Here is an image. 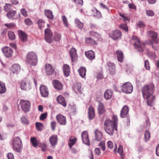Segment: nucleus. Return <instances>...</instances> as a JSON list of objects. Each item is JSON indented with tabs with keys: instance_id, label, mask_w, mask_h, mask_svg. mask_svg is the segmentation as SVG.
I'll return each instance as SVG.
<instances>
[{
	"instance_id": "obj_14",
	"label": "nucleus",
	"mask_w": 159,
	"mask_h": 159,
	"mask_svg": "<svg viewBox=\"0 0 159 159\" xmlns=\"http://www.w3.org/2000/svg\"><path fill=\"white\" fill-rule=\"evenodd\" d=\"M129 109L126 105L124 106L122 108L120 113V116L122 118H124L127 116L128 114Z\"/></svg>"
},
{
	"instance_id": "obj_19",
	"label": "nucleus",
	"mask_w": 159,
	"mask_h": 159,
	"mask_svg": "<svg viewBox=\"0 0 159 159\" xmlns=\"http://www.w3.org/2000/svg\"><path fill=\"white\" fill-rule=\"evenodd\" d=\"M72 89L73 91H75L76 93H80L82 94L83 93L81 85L80 83H77L74 86L72 87Z\"/></svg>"
},
{
	"instance_id": "obj_58",
	"label": "nucleus",
	"mask_w": 159,
	"mask_h": 159,
	"mask_svg": "<svg viewBox=\"0 0 159 159\" xmlns=\"http://www.w3.org/2000/svg\"><path fill=\"white\" fill-rule=\"evenodd\" d=\"M21 120L22 122L25 124H28L29 123V121L26 117L25 116H22L21 118Z\"/></svg>"
},
{
	"instance_id": "obj_24",
	"label": "nucleus",
	"mask_w": 159,
	"mask_h": 159,
	"mask_svg": "<svg viewBox=\"0 0 159 159\" xmlns=\"http://www.w3.org/2000/svg\"><path fill=\"white\" fill-rule=\"evenodd\" d=\"M57 136L56 135H52L49 138V141L52 146H54L57 144Z\"/></svg>"
},
{
	"instance_id": "obj_21",
	"label": "nucleus",
	"mask_w": 159,
	"mask_h": 159,
	"mask_svg": "<svg viewBox=\"0 0 159 159\" xmlns=\"http://www.w3.org/2000/svg\"><path fill=\"white\" fill-rule=\"evenodd\" d=\"M107 66L108 67L110 73L111 74H114L115 73V65L114 63L108 62L107 64Z\"/></svg>"
},
{
	"instance_id": "obj_38",
	"label": "nucleus",
	"mask_w": 159,
	"mask_h": 159,
	"mask_svg": "<svg viewBox=\"0 0 159 159\" xmlns=\"http://www.w3.org/2000/svg\"><path fill=\"white\" fill-rule=\"evenodd\" d=\"M6 92L5 84L0 82V94H2Z\"/></svg>"
},
{
	"instance_id": "obj_41",
	"label": "nucleus",
	"mask_w": 159,
	"mask_h": 159,
	"mask_svg": "<svg viewBox=\"0 0 159 159\" xmlns=\"http://www.w3.org/2000/svg\"><path fill=\"white\" fill-rule=\"evenodd\" d=\"M37 23L39 28L41 30L44 27L45 22L43 19H39Z\"/></svg>"
},
{
	"instance_id": "obj_12",
	"label": "nucleus",
	"mask_w": 159,
	"mask_h": 159,
	"mask_svg": "<svg viewBox=\"0 0 159 159\" xmlns=\"http://www.w3.org/2000/svg\"><path fill=\"white\" fill-rule=\"evenodd\" d=\"M81 137L83 143L88 146H89L90 143L88 137V132L86 131H83L81 134Z\"/></svg>"
},
{
	"instance_id": "obj_18",
	"label": "nucleus",
	"mask_w": 159,
	"mask_h": 159,
	"mask_svg": "<svg viewBox=\"0 0 159 159\" xmlns=\"http://www.w3.org/2000/svg\"><path fill=\"white\" fill-rule=\"evenodd\" d=\"M45 70L47 75H51L55 74L54 70L53 69L52 66L49 64H46Z\"/></svg>"
},
{
	"instance_id": "obj_13",
	"label": "nucleus",
	"mask_w": 159,
	"mask_h": 159,
	"mask_svg": "<svg viewBox=\"0 0 159 159\" xmlns=\"http://www.w3.org/2000/svg\"><path fill=\"white\" fill-rule=\"evenodd\" d=\"M40 90L42 96L47 97L49 94V92L48 88L45 86L41 85L40 87Z\"/></svg>"
},
{
	"instance_id": "obj_57",
	"label": "nucleus",
	"mask_w": 159,
	"mask_h": 159,
	"mask_svg": "<svg viewBox=\"0 0 159 159\" xmlns=\"http://www.w3.org/2000/svg\"><path fill=\"white\" fill-rule=\"evenodd\" d=\"M119 28L127 32L128 31V28L125 24H121L119 26Z\"/></svg>"
},
{
	"instance_id": "obj_26",
	"label": "nucleus",
	"mask_w": 159,
	"mask_h": 159,
	"mask_svg": "<svg viewBox=\"0 0 159 159\" xmlns=\"http://www.w3.org/2000/svg\"><path fill=\"white\" fill-rule=\"evenodd\" d=\"M158 42L157 40H155L154 41H152L151 40H150V44L155 50L157 51L159 49V46L157 44Z\"/></svg>"
},
{
	"instance_id": "obj_44",
	"label": "nucleus",
	"mask_w": 159,
	"mask_h": 159,
	"mask_svg": "<svg viewBox=\"0 0 159 159\" xmlns=\"http://www.w3.org/2000/svg\"><path fill=\"white\" fill-rule=\"evenodd\" d=\"M8 35L9 39L11 40H14L15 39V35L14 33L11 31H8Z\"/></svg>"
},
{
	"instance_id": "obj_55",
	"label": "nucleus",
	"mask_w": 159,
	"mask_h": 159,
	"mask_svg": "<svg viewBox=\"0 0 159 159\" xmlns=\"http://www.w3.org/2000/svg\"><path fill=\"white\" fill-rule=\"evenodd\" d=\"M101 148L102 150L104 151L105 150V143L104 142L101 141L98 145Z\"/></svg>"
},
{
	"instance_id": "obj_50",
	"label": "nucleus",
	"mask_w": 159,
	"mask_h": 159,
	"mask_svg": "<svg viewBox=\"0 0 159 159\" xmlns=\"http://www.w3.org/2000/svg\"><path fill=\"white\" fill-rule=\"evenodd\" d=\"M4 25L9 29H11L15 26V24L13 23H6L4 24Z\"/></svg>"
},
{
	"instance_id": "obj_64",
	"label": "nucleus",
	"mask_w": 159,
	"mask_h": 159,
	"mask_svg": "<svg viewBox=\"0 0 159 159\" xmlns=\"http://www.w3.org/2000/svg\"><path fill=\"white\" fill-rule=\"evenodd\" d=\"M20 12L22 14L25 16H27V11L24 8L20 10Z\"/></svg>"
},
{
	"instance_id": "obj_2",
	"label": "nucleus",
	"mask_w": 159,
	"mask_h": 159,
	"mask_svg": "<svg viewBox=\"0 0 159 159\" xmlns=\"http://www.w3.org/2000/svg\"><path fill=\"white\" fill-rule=\"evenodd\" d=\"M112 123L111 120H107L104 123L105 130L110 136L112 135L114 132L117 131V126Z\"/></svg>"
},
{
	"instance_id": "obj_8",
	"label": "nucleus",
	"mask_w": 159,
	"mask_h": 159,
	"mask_svg": "<svg viewBox=\"0 0 159 159\" xmlns=\"http://www.w3.org/2000/svg\"><path fill=\"white\" fill-rule=\"evenodd\" d=\"M20 104L22 110L24 112H27L29 111L30 104L29 101L25 100H21Z\"/></svg>"
},
{
	"instance_id": "obj_62",
	"label": "nucleus",
	"mask_w": 159,
	"mask_h": 159,
	"mask_svg": "<svg viewBox=\"0 0 159 159\" xmlns=\"http://www.w3.org/2000/svg\"><path fill=\"white\" fill-rule=\"evenodd\" d=\"M25 22L26 25L28 26L30 25L32 23V21L30 19L28 18L25 19Z\"/></svg>"
},
{
	"instance_id": "obj_42",
	"label": "nucleus",
	"mask_w": 159,
	"mask_h": 159,
	"mask_svg": "<svg viewBox=\"0 0 159 159\" xmlns=\"http://www.w3.org/2000/svg\"><path fill=\"white\" fill-rule=\"evenodd\" d=\"M94 14L93 16L97 17L98 18H101L102 17V15L100 11H98L96 8H95L93 10Z\"/></svg>"
},
{
	"instance_id": "obj_46",
	"label": "nucleus",
	"mask_w": 159,
	"mask_h": 159,
	"mask_svg": "<svg viewBox=\"0 0 159 159\" xmlns=\"http://www.w3.org/2000/svg\"><path fill=\"white\" fill-rule=\"evenodd\" d=\"M75 23L79 28L81 29L83 27V24L81 22L79 19H76L75 20Z\"/></svg>"
},
{
	"instance_id": "obj_27",
	"label": "nucleus",
	"mask_w": 159,
	"mask_h": 159,
	"mask_svg": "<svg viewBox=\"0 0 159 159\" xmlns=\"http://www.w3.org/2000/svg\"><path fill=\"white\" fill-rule=\"evenodd\" d=\"M95 116L94 111L92 107H90L88 109V117L90 120L93 119Z\"/></svg>"
},
{
	"instance_id": "obj_10",
	"label": "nucleus",
	"mask_w": 159,
	"mask_h": 159,
	"mask_svg": "<svg viewBox=\"0 0 159 159\" xmlns=\"http://www.w3.org/2000/svg\"><path fill=\"white\" fill-rule=\"evenodd\" d=\"M122 34L121 32L119 30H114L109 34L110 37L116 40L120 38Z\"/></svg>"
},
{
	"instance_id": "obj_33",
	"label": "nucleus",
	"mask_w": 159,
	"mask_h": 159,
	"mask_svg": "<svg viewBox=\"0 0 159 159\" xmlns=\"http://www.w3.org/2000/svg\"><path fill=\"white\" fill-rule=\"evenodd\" d=\"M95 140L98 141H100L102 138V133L98 129H96L95 131Z\"/></svg>"
},
{
	"instance_id": "obj_61",
	"label": "nucleus",
	"mask_w": 159,
	"mask_h": 159,
	"mask_svg": "<svg viewBox=\"0 0 159 159\" xmlns=\"http://www.w3.org/2000/svg\"><path fill=\"white\" fill-rule=\"evenodd\" d=\"M47 116V113L45 112L43 113L39 117L40 119L41 120H43L44 119H46Z\"/></svg>"
},
{
	"instance_id": "obj_45",
	"label": "nucleus",
	"mask_w": 159,
	"mask_h": 159,
	"mask_svg": "<svg viewBox=\"0 0 159 159\" xmlns=\"http://www.w3.org/2000/svg\"><path fill=\"white\" fill-rule=\"evenodd\" d=\"M87 43H89L91 44L94 45L96 43L95 41L93 39L91 38H87L85 39Z\"/></svg>"
},
{
	"instance_id": "obj_49",
	"label": "nucleus",
	"mask_w": 159,
	"mask_h": 159,
	"mask_svg": "<svg viewBox=\"0 0 159 159\" xmlns=\"http://www.w3.org/2000/svg\"><path fill=\"white\" fill-rule=\"evenodd\" d=\"M61 39V36L60 34L57 33H55L54 36V39L55 41L58 42Z\"/></svg>"
},
{
	"instance_id": "obj_53",
	"label": "nucleus",
	"mask_w": 159,
	"mask_h": 159,
	"mask_svg": "<svg viewBox=\"0 0 159 159\" xmlns=\"http://www.w3.org/2000/svg\"><path fill=\"white\" fill-rule=\"evenodd\" d=\"M62 20L65 26L66 27H68L67 19L65 16H62Z\"/></svg>"
},
{
	"instance_id": "obj_9",
	"label": "nucleus",
	"mask_w": 159,
	"mask_h": 159,
	"mask_svg": "<svg viewBox=\"0 0 159 159\" xmlns=\"http://www.w3.org/2000/svg\"><path fill=\"white\" fill-rule=\"evenodd\" d=\"M45 39L46 41L48 43H51L52 42V33L49 28H47L44 30Z\"/></svg>"
},
{
	"instance_id": "obj_37",
	"label": "nucleus",
	"mask_w": 159,
	"mask_h": 159,
	"mask_svg": "<svg viewBox=\"0 0 159 159\" xmlns=\"http://www.w3.org/2000/svg\"><path fill=\"white\" fill-rule=\"evenodd\" d=\"M69 109L70 111L73 113L74 114H75L77 112V109L75 105L73 104L72 105H70L69 106Z\"/></svg>"
},
{
	"instance_id": "obj_6",
	"label": "nucleus",
	"mask_w": 159,
	"mask_h": 159,
	"mask_svg": "<svg viewBox=\"0 0 159 159\" xmlns=\"http://www.w3.org/2000/svg\"><path fill=\"white\" fill-rule=\"evenodd\" d=\"M20 87L22 90H29L31 89L30 80L27 78L24 79L20 82Z\"/></svg>"
},
{
	"instance_id": "obj_1",
	"label": "nucleus",
	"mask_w": 159,
	"mask_h": 159,
	"mask_svg": "<svg viewBox=\"0 0 159 159\" xmlns=\"http://www.w3.org/2000/svg\"><path fill=\"white\" fill-rule=\"evenodd\" d=\"M154 86L152 84L145 85L142 88V93L143 98L147 99V104L149 106L152 105L154 97L152 95L154 91Z\"/></svg>"
},
{
	"instance_id": "obj_54",
	"label": "nucleus",
	"mask_w": 159,
	"mask_h": 159,
	"mask_svg": "<svg viewBox=\"0 0 159 159\" xmlns=\"http://www.w3.org/2000/svg\"><path fill=\"white\" fill-rule=\"evenodd\" d=\"M112 119L113 120V121L111 120L113 123L112 124L114 125L115 124L116 126H117L118 121L117 116L115 115H113L112 116Z\"/></svg>"
},
{
	"instance_id": "obj_28",
	"label": "nucleus",
	"mask_w": 159,
	"mask_h": 159,
	"mask_svg": "<svg viewBox=\"0 0 159 159\" xmlns=\"http://www.w3.org/2000/svg\"><path fill=\"white\" fill-rule=\"evenodd\" d=\"M148 36L153 39L152 40V41H154L155 40H157V33L152 30H150L148 31Z\"/></svg>"
},
{
	"instance_id": "obj_40",
	"label": "nucleus",
	"mask_w": 159,
	"mask_h": 159,
	"mask_svg": "<svg viewBox=\"0 0 159 159\" xmlns=\"http://www.w3.org/2000/svg\"><path fill=\"white\" fill-rule=\"evenodd\" d=\"M77 140V139L76 138H72V137H70V139L68 142V145L70 148H71L76 143Z\"/></svg>"
},
{
	"instance_id": "obj_31",
	"label": "nucleus",
	"mask_w": 159,
	"mask_h": 159,
	"mask_svg": "<svg viewBox=\"0 0 159 159\" xmlns=\"http://www.w3.org/2000/svg\"><path fill=\"white\" fill-rule=\"evenodd\" d=\"M63 70L65 75L68 76L70 74V68L69 66L67 64H65L63 66Z\"/></svg>"
},
{
	"instance_id": "obj_48",
	"label": "nucleus",
	"mask_w": 159,
	"mask_h": 159,
	"mask_svg": "<svg viewBox=\"0 0 159 159\" xmlns=\"http://www.w3.org/2000/svg\"><path fill=\"white\" fill-rule=\"evenodd\" d=\"M91 35L94 38H100V35L98 33L93 31H91L90 32Z\"/></svg>"
},
{
	"instance_id": "obj_35",
	"label": "nucleus",
	"mask_w": 159,
	"mask_h": 159,
	"mask_svg": "<svg viewBox=\"0 0 159 159\" xmlns=\"http://www.w3.org/2000/svg\"><path fill=\"white\" fill-rule=\"evenodd\" d=\"M78 72L80 75L83 78L86 75V69L84 67H81L79 70Z\"/></svg>"
},
{
	"instance_id": "obj_60",
	"label": "nucleus",
	"mask_w": 159,
	"mask_h": 159,
	"mask_svg": "<svg viewBox=\"0 0 159 159\" xmlns=\"http://www.w3.org/2000/svg\"><path fill=\"white\" fill-rule=\"evenodd\" d=\"M137 24L139 27L141 28H143L145 26L144 23L141 21H139L137 22Z\"/></svg>"
},
{
	"instance_id": "obj_11",
	"label": "nucleus",
	"mask_w": 159,
	"mask_h": 159,
	"mask_svg": "<svg viewBox=\"0 0 159 159\" xmlns=\"http://www.w3.org/2000/svg\"><path fill=\"white\" fill-rule=\"evenodd\" d=\"M2 50L4 55L7 57H10L12 56L13 51L11 48L5 47L2 49Z\"/></svg>"
},
{
	"instance_id": "obj_3",
	"label": "nucleus",
	"mask_w": 159,
	"mask_h": 159,
	"mask_svg": "<svg viewBox=\"0 0 159 159\" xmlns=\"http://www.w3.org/2000/svg\"><path fill=\"white\" fill-rule=\"evenodd\" d=\"M133 45L136 50L139 52H143L146 47L145 43L142 42L137 36H134L132 37Z\"/></svg>"
},
{
	"instance_id": "obj_5",
	"label": "nucleus",
	"mask_w": 159,
	"mask_h": 159,
	"mask_svg": "<svg viewBox=\"0 0 159 159\" xmlns=\"http://www.w3.org/2000/svg\"><path fill=\"white\" fill-rule=\"evenodd\" d=\"M12 144L14 150L19 152L21 151L23 146L21 139L20 138L18 137L14 138Z\"/></svg>"
},
{
	"instance_id": "obj_51",
	"label": "nucleus",
	"mask_w": 159,
	"mask_h": 159,
	"mask_svg": "<svg viewBox=\"0 0 159 159\" xmlns=\"http://www.w3.org/2000/svg\"><path fill=\"white\" fill-rule=\"evenodd\" d=\"M146 51L148 56L150 57H153L155 56V54L154 52H150L148 49H146Z\"/></svg>"
},
{
	"instance_id": "obj_4",
	"label": "nucleus",
	"mask_w": 159,
	"mask_h": 159,
	"mask_svg": "<svg viewBox=\"0 0 159 159\" xmlns=\"http://www.w3.org/2000/svg\"><path fill=\"white\" fill-rule=\"evenodd\" d=\"M27 63L31 66H35L38 62V58L36 54L33 52L29 53L26 56Z\"/></svg>"
},
{
	"instance_id": "obj_17",
	"label": "nucleus",
	"mask_w": 159,
	"mask_h": 159,
	"mask_svg": "<svg viewBox=\"0 0 159 159\" xmlns=\"http://www.w3.org/2000/svg\"><path fill=\"white\" fill-rule=\"evenodd\" d=\"M98 111L99 114L103 115L106 112V109L103 104L99 102L98 106Z\"/></svg>"
},
{
	"instance_id": "obj_34",
	"label": "nucleus",
	"mask_w": 159,
	"mask_h": 159,
	"mask_svg": "<svg viewBox=\"0 0 159 159\" xmlns=\"http://www.w3.org/2000/svg\"><path fill=\"white\" fill-rule=\"evenodd\" d=\"M16 13V11H9L7 14V16L9 19H15Z\"/></svg>"
},
{
	"instance_id": "obj_63",
	"label": "nucleus",
	"mask_w": 159,
	"mask_h": 159,
	"mask_svg": "<svg viewBox=\"0 0 159 159\" xmlns=\"http://www.w3.org/2000/svg\"><path fill=\"white\" fill-rule=\"evenodd\" d=\"M146 13L148 16H153L154 15V12L152 10H147L146 11Z\"/></svg>"
},
{
	"instance_id": "obj_15",
	"label": "nucleus",
	"mask_w": 159,
	"mask_h": 159,
	"mask_svg": "<svg viewBox=\"0 0 159 159\" xmlns=\"http://www.w3.org/2000/svg\"><path fill=\"white\" fill-rule=\"evenodd\" d=\"M70 54L71 57L72 62L76 61L77 58L76 50L74 48H71L70 51Z\"/></svg>"
},
{
	"instance_id": "obj_56",
	"label": "nucleus",
	"mask_w": 159,
	"mask_h": 159,
	"mask_svg": "<svg viewBox=\"0 0 159 159\" xmlns=\"http://www.w3.org/2000/svg\"><path fill=\"white\" fill-rule=\"evenodd\" d=\"M144 67L147 70H149L150 69L149 63L148 60H146L144 61Z\"/></svg>"
},
{
	"instance_id": "obj_23",
	"label": "nucleus",
	"mask_w": 159,
	"mask_h": 159,
	"mask_svg": "<svg viewBox=\"0 0 159 159\" xmlns=\"http://www.w3.org/2000/svg\"><path fill=\"white\" fill-rule=\"evenodd\" d=\"M53 85L55 89L61 90L63 89L62 84L58 80H54L53 82Z\"/></svg>"
},
{
	"instance_id": "obj_29",
	"label": "nucleus",
	"mask_w": 159,
	"mask_h": 159,
	"mask_svg": "<svg viewBox=\"0 0 159 159\" xmlns=\"http://www.w3.org/2000/svg\"><path fill=\"white\" fill-rule=\"evenodd\" d=\"M20 70V66L19 65L17 64H14L11 69V71L14 73L18 74Z\"/></svg>"
},
{
	"instance_id": "obj_39",
	"label": "nucleus",
	"mask_w": 159,
	"mask_h": 159,
	"mask_svg": "<svg viewBox=\"0 0 159 159\" xmlns=\"http://www.w3.org/2000/svg\"><path fill=\"white\" fill-rule=\"evenodd\" d=\"M118 152L120 156V159H124L125 155L123 153V148L122 145H119L118 150Z\"/></svg>"
},
{
	"instance_id": "obj_7",
	"label": "nucleus",
	"mask_w": 159,
	"mask_h": 159,
	"mask_svg": "<svg viewBox=\"0 0 159 159\" xmlns=\"http://www.w3.org/2000/svg\"><path fill=\"white\" fill-rule=\"evenodd\" d=\"M121 90L126 93H131L133 89V87L129 82H127L122 85L121 87Z\"/></svg>"
},
{
	"instance_id": "obj_32",
	"label": "nucleus",
	"mask_w": 159,
	"mask_h": 159,
	"mask_svg": "<svg viewBox=\"0 0 159 159\" xmlns=\"http://www.w3.org/2000/svg\"><path fill=\"white\" fill-rule=\"evenodd\" d=\"M113 92L111 90L107 89L106 90L104 93V97L106 99L111 98Z\"/></svg>"
},
{
	"instance_id": "obj_52",
	"label": "nucleus",
	"mask_w": 159,
	"mask_h": 159,
	"mask_svg": "<svg viewBox=\"0 0 159 159\" xmlns=\"http://www.w3.org/2000/svg\"><path fill=\"white\" fill-rule=\"evenodd\" d=\"M12 6L10 4L6 3L4 7V9L6 11H9Z\"/></svg>"
},
{
	"instance_id": "obj_59",
	"label": "nucleus",
	"mask_w": 159,
	"mask_h": 159,
	"mask_svg": "<svg viewBox=\"0 0 159 159\" xmlns=\"http://www.w3.org/2000/svg\"><path fill=\"white\" fill-rule=\"evenodd\" d=\"M36 126L37 130L40 131L42 130L41 127H43V124L41 123L37 122L36 123Z\"/></svg>"
},
{
	"instance_id": "obj_16",
	"label": "nucleus",
	"mask_w": 159,
	"mask_h": 159,
	"mask_svg": "<svg viewBox=\"0 0 159 159\" xmlns=\"http://www.w3.org/2000/svg\"><path fill=\"white\" fill-rule=\"evenodd\" d=\"M58 122L61 125H65L66 124V120L65 117L61 115H58L56 116Z\"/></svg>"
},
{
	"instance_id": "obj_25",
	"label": "nucleus",
	"mask_w": 159,
	"mask_h": 159,
	"mask_svg": "<svg viewBox=\"0 0 159 159\" xmlns=\"http://www.w3.org/2000/svg\"><path fill=\"white\" fill-rule=\"evenodd\" d=\"M57 101L61 105L64 107L66 106V103L64 98L61 95H59L57 98Z\"/></svg>"
},
{
	"instance_id": "obj_20",
	"label": "nucleus",
	"mask_w": 159,
	"mask_h": 159,
	"mask_svg": "<svg viewBox=\"0 0 159 159\" xmlns=\"http://www.w3.org/2000/svg\"><path fill=\"white\" fill-rule=\"evenodd\" d=\"M85 54L86 57L90 60H92L95 58V52L92 50L86 51Z\"/></svg>"
},
{
	"instance_id": "obj_36",
	"label": "nucleus",
	"mask_w": 159,
	"mask_h": 159,
	"mask_svg": "<svg viewBox=\"0 0 159 159\" xmlns=\"http://www.w3.org/2000/svg\"><path fill=\"white\" fill-rule=\"evenodd\" d=\"M45 16L48 19H52L53 17L52 11L49 10H45Z\"/></svg>"
},
{
	"instance_id": "obj_30",
	"label": "nucleus",
	"mask_w": 159,
	"mask_h": 159,
	"mask_svg": "<svg viewBox=\"0 0 159 159\" xmlns=\"http://www.w3.org/2000/svg\"><path fill=\"white\" fill-rule=\"evenodd\" d=\"M116 53L118 60L119 61L122 62L124 59V56L122 52L120 50H117L116 51Z\"/></svg>"
},
{
	"instance_id": "obj_22",
	"label": "nucleus",
	"mask_w": 159,
	"mask_h": 159,
	"mask_svg": "<svg viewBox=\"0 0 159 159\" xmlns=\"http://www.w3.org/2000/svg\"><path fill=\"white\" fill-rule=\"evenodd\" d=\"M18 34L20 39L23 42H25L27 40V36L26 34L23 31L19 30Z\"/></svg>"
},
{
	"instance_id": "obj_43",
	"label": "nucleus",
	"mask_w": 159,
	"mask_h": 159,
	"mask_svg": "<svg viewBox=\"0 0 159 159\" xmlns=\"http://www.w3.org/2000/svg\"><path fill=\"white\" fill-rule=\"evenodd\" d=\"M30 141L33 146L35 148H36L38 146V143L39 142L35 137H31L30 138Z\"/></svg>"
},
{
	"instance_id": "obj_47",
	"label": "nucleus",
	"mask_w": 159,
	"mask_h": 159,
	"mask_svg": "<svg viewBox=\"0 0 159 159\" xmlns=\"http://www.w3.org/2000/svg\"><path fill=\"white\" fill-rule=\"evenodd\" d=\"M150 134L149 131L148 130L145 131L144 133L145 141L146 142L147 141L150 139Z\"/></svg>"
}]
</instances>
